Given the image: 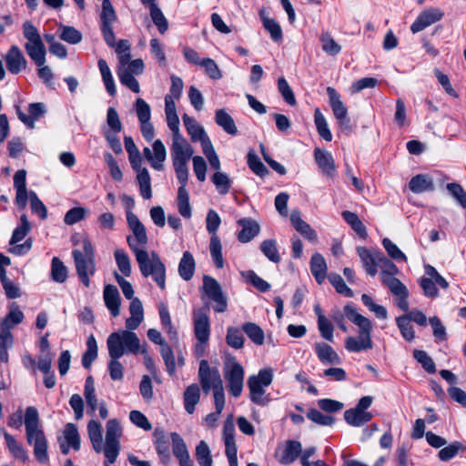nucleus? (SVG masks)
I'll return each instance as SVG.
<instances>
[{
	"instance_id": "4d7b16f0",
	"label": "nucleus",
	"mask_w": 466,
	"mask_h": 466,
	"mask_svg": "<svg viewBox=\"0 0 466 466\" xmlns=\"http://www.w3.org/2000/svg\"><path fill=\"white\" fill-rule=\"evenodd\" d=\"M114 256L120 272L124 276L128 277L131 274V263L127 252L123 249H116L115 250Z\"/></svg>"
},
{
	"instance_id": "a878e982",
	"label": "nucleus",
	"mask_w": 466,
	"mask_h": 466,
	"mask_svg": "<svg viewBox=\"0 0 466 466\" xmlns=\"http://www.w3.org/2000/svg\"><path fill=\"white\" fill-rule=\"evenodd\" d=\"M238 224L242 228L238 234V239L241 243L249 242L258 236L260 231L258 223L249 218L238 219Z\"/></svg>"
},
{
	"instance_id": "f257e3e1",
	"label": "nucleus",
	"mask_w": 466,
	"mask_h": 466,
	"mask_svg": "<svg viewBox=\"0 0 466 466\" xmlns=\"http://www.w3.org/2000/svg\"><path fill=\"white\" fill-rule=\"evenodd\" d=\"M345 316L358 327V336L347 337L345 339V348L350 352H360L363 350H371L373 342L371 339L372 323L371 321L358 313L352 304H347L344 307L343 312L339 309H335L330 313V319L337 326L344 332L348 331L345 325Z\"/></svg>"
},
{
	"instance_id": "69168bd1",
	"label": "nucleus",
	"mask_w": 466,
	"mask_h": 466,
	"mask_svg": "<svg viewBox=\"0 0 466 466\" xmlns=\"http://www.w3.org/2000/svg\"><path fill=\"white\" fill-rule=\"evenodd\" d=\"M361 301L371 312L376 315L377 318L381 319H387L388 312L385 307L376 304L370 296L363 294L361 296Z\"/></svg>"
},
{
	"instance_id": "864d4df0",
	"label": "nucleus",
	"mask_w": 466,
	"mask_h": 466,
	"mask_svg": "<svg viewBox=\"0 0 466 466\" xmlns=\"http://www.w3.org/2000/svg\"><path fill=\"white\" fill-rule=\"evenodd\" d=\"M213 184L216 186L219 194L226 195L231 187V180L229 177L223 172L217 171L211 177Z\"/></svg>"
},
{
	"instance_id": "58836bf2",
	"label": "nucleus",
	"mask_w": 466,
	"mask_h": 466,
	"mask_svg": "<svg viewBox=\"0 0 466 466\" xmlns=\"http://www.w3.org/2000/svg\"><path fill=\"white\" fill-rule=\"evenodd\" d=\"M200 399V389L196 383L189 385L184 392V406L187 413L192 414Z\"/></svg>"
},
{
	"instance_id": "0e129e2a",
	"label": "nucleus",
	"mask_w": 466,
	"mask_h": 466,
	"mask_svg": "<svg viewBox=\"0 0 466 466\" xmlns=\"http://www.w3.org/2000/svg\"><path fill=\"white\" fill-rule=\"evenodd\" d=\"M328 279L331 285L335 288L336 291L345 297H352V290L346 285L343 279L337 273H330Z\"/></svg>"
},
{
	"instance_id": "2eb2a0df",
	"label": "nucleus",
	"mask_w": 466,
	"mask_h": 466,
	"mask_svg": "<svg viewBox=\"0 0 466 466\" xmlns=\"http://www.w3.org/2000/svg\"><path fill=\"white\" fill-rule=\"evenodd\" d=\"M224 377L228 383V388L230 394L235 398L239 397L243 390V367L238 362L231 363L225 369Z\"/></svg>"
},
{
	"instance_id": "aec40b11",
	"label": "nucleus",
	"mask_w": 466,
	"mask_h": 466,
	"mask_svg": "<svg viewBox=\"0 0 466 466\" xmlns=\"http://www.w3.org/2000/svg\"><path fill=\"white\" fill-rule=\"evenodd\" d=\"M58 442L63 454H67L71 448L75 451L79 450L80 436L75 424L67 423L66 425L63 435L58 437Z\"/></svg>"
},
{
	"instance_id": "7c9ffc66",
	"label": "nucleus",
	"mask_w": 466,
	"mask_h": 466,
	"mask_svg": "<svg viewBox=\"0 0 466 466\" xmlns=\"http://www.w3.org/2000/svg\"><path fill=\"white\" fill-rule=\"evenodd\" d=\"M198 376L200 381H202V379H205L208 384H211L213 390H216L217 385L218 387L223 386L219 372L218 370H212L206 360H202L199 363Z\"/></svg>"
},
{
	"instance_id": "393cba45",
	"label": "nucleus",
	"mask_w": 466,
	"mask_h": 466,
	"mask_svg": "<svg viewBox=\"0 0 466 466\" xmlns=\"http://www.w3.org/2000/svg\"><path fill=\"white\" fill-rule=\"evenodd\" d=\"M314 158L321 171L329 177L336 175V166L332 155L327 150L316 148Z\"/></svg>"
},
{
	"instance_id": "f8f14e48",
	"label": "nucleus",
	"mask_w": 466,
	"mask_h": 466,
	"mask_svg": "<svg viewBox=\"0 0 466 466\" xmlns=\"http://www.w3.org/2000/svg\"><path fill=\"white\" fill-rule=\"evenodd\" d=\"M127 220L130 230L133 233V237L128 236L127 241L130 249L136 255V250H145L139 248L138 245L146 246L147 244V236L145 226L140 222L138 218L132 212L127 213Z\"/></svg>"
},
{
	"instance_id": "338daca9",
	"label": "nucleus",
	"mask_w": 466,
	"mask_h": 466,
	"mask_svg": "<svg viewBox=\"0 0 466 466\" xmlns=\"http://www.w3.org/2000/svg\"><path fill=\"white\" fill-rule=\"evenodd\" d=\"M446 188L450 195L459 203V205L466 208V191L458 183H449Z\"/></svg>"
},
{
	"instance_id": "4be33fe9",
	"label": "nucleus",
	"mask_w": 466,
	"mask_h": 466,
	"mask_svg": "<svg viewBox=\"0 0 466 466\" xmlns=\"http://www.w3.org/2000/svg\"><path fill=\"white\" fill-rule=\"evenodd\" d=\"M184 126L190 139L193 142H200L202 147H206V142H211L205 132V129L193 117L184 114L182 116Z\"/></svg>"
},
{
	"instance_id": "e433bc0d",
	"label": "nucleus",
	"mask_w": 466,
	"mask_h": 466,
	"mask_svg": "<svg viewBox=\"0 0 466 466\" xmlns=\"http://www.w3.org/2000/svg\"><path fill=\"white\" fill-rule=\"evenodd\" d=\"M409 187L413 193L420 194L426 191H432L434 185L429 175L419 174L410 180Z\"/></svg>"
},
{
	"instance_id": "3c124183",
	"label": "nucleus",
	"mask_w": 466,
	"mask_h": 466,
	"mask_svg": "<svg viewBox=\"0 0 466 466\" xmlns=\"http://www.w3.org/2000/svg\"><path fill=\"white\" fill-rule=\"evenodd\" d=\"M21 224L17 228H15L12 238L10 239V244L15 245L25 238V237L28 234L31 229L30 223L27 219L25 214H23L20 218Z\"/></svg>"
},
{
	"instance_id": "6ab92c4d",
	"label": "nucleus",
	"mask_w": 466,
	"mask_h": 466,
	"mask_svg": "<svg viewBox=\"0 0 466 466\" xmlns=\"http://www.w3.org/2000/svg\"><path fill=\"white\" fill-rule=\"evenodd\" d=\"M4 60L5 62L7 70L13 75H17L20 72L25 70L28 65L23 52L15 45L12 46L8 49V51L4 56Z\"/></svg>"
},
{
	"instance_id": "bf43d9fd",
	"label": "nucleus",
	"mask_w": 466,
	"mask_h": 466,
	"mask_svg": "<svg viewBox=\"0 0 466 466\" xmlns=\"http://www.w3.org/2000/svg\"><path fill=\"white\" fill-rule=\"evenodd\" d=\"M263 26L270 34V37L273 41L280 42L282 40V29L275 19L263 17Z\"/></svg>"
},
{
	"instance_id": "dca6fc26",
	"label": "nucleus",
	"mask_w": 466,
	"mask_h": 466,
	"mask_svg": "<svg viewBox=\"0 0 466 466\" xmlns=\"http://www.w3.org/2000/svg\"><path fill=\"white\" fill-rule=\"evenodd\" d=\"M194 334L200 344H207L210 336V321L206 309H193Z\"/></svg>"
},
{
	"instance_id": "052dcab7",
	"label": "nucleus",
	"mask_w": 466,
	"mask_h": 466,
	"mask_svg": "<svg viewBox=\"0 0 466 466\" xmlns=\"http://www.w3.org/2000/svg\"><path fill=\"white\" fill-rule=\"evenodd\" d=\"M248 167L258 176L264 177L268 171L265 165L261 162L259 157L256 155L254 151H249L248 153Z\"/></svg>"
},
{
	"instance_id": "e2e57ef3",
	"label": "nucleus",
	"mask_w": 466,
	"mask_h": 466,
	"mask_svg": "<svg viewBox=\"0 0 466 466\" xmlns=\"http://www.w3.org/2000/svg\"><path fill=\"white\" fill-rule=\"evenodd\" d=\"M171 440H172V451L174 456L178 459L181 457H186L189 454L187 451V447L184 441V440L181 438V436L177 432H172L170 434Z\"/></svg>"
},
{
	"instance_id": "423d86ee",
	"label": "nucleus",
	"mask_w": 466,
	"mask_h": 466,
	"mask_svg": "<svg viewBox=\"0 0 466 466\" xmlns=\"http://www.w3.org/2000/svg\"><path fill=\"white\" fill-rule=\"evenodd\" d=\"M136 260L141 274L145 278L151 277L157 285L163 290L166 289V266L160 257L155 252L136 250Z\"/></svg>"
},
{
	"instance_id": "680f3d73",
	"label": "nucleus",
	"mask_w": 466,
	"mask_h": 466,
	"mask_svg": "<svg viewBox=\"0 0 466 466\" xmlns=\"http://www.w3.org/2000/svg\"><path fill=\"white\" fill-rule=\"evenodd\" d=\"M134 107L139 123L151 120V107L143 98H137Z\"/></svg>"
},
{
	"instance_id": "5fc2aeb1",
	"label": "nucleus",
	"mask_w": 466,
	"mask_h": 466,
	"mask_svg": "<svg viewBox=\"0 0 466 466\" xmlns=\"http://www.w3.org/2000/svg\"><path fill=\"white\" fill-rule=\"evenodd\" d=\"M396 324L401 333L403 339L411 341L415 338V331L410 323V319L405 316H400L396 319Z\"/></svg>"
},
{
	"instance_id": "603ef678",
	"label": "nucleus",
	"mask_w": 466,
	"mask_h": 466,
	"mask_svg": "<svg viewBox=\"0 0 466 466\" xmlns=\"http://www.w3.org/2000/svg\"><path fill=\"white\" fill-rule=\"evenodd\" d=\"M51 277L56 282L63 283L67 278V269L64 263L56 257L53 258L51 265Z\"/></svg>"
},
{
	"instance_id": "49530a36",
	"label": "nucleus",
	"mask_w": 466,
	"mask_h": 466,
	"mask_svg": "<svg viewBox=\"0 0 466 466\" xmlns=\"http://www.w3.org/2000/svg\"><path fill=\"white\" fill-rule=\"evenodd\" d=\"M177 200L179 214L185 218H190L192 212L189 203V194L187 188H178Z\"/></svg>"
},
{
	"instance_id": "a19ab883",
	"label": "nucleus",
	"mask_w": 466,
	"mask_h": 466,
	"mask_svg": "<svg viewBox=\"0 0 466 466\" xmlns=\"http://www.w3.org/2000/svg\"><path fill=\"white\" fill-rule=\"evenodd\" d=\"M260 251L271 262L279 263L281 261L280 254L277 248V241L275 239H266L260 244Z\"/></svg>"
},
{
	"instance_id": "412c9836",
	"label": "nucleus",
	"mask_w": 466,
	"mask_h": 466,
	"mask_svg": "<svg viewBox=\"0 0 466 466\" xmlns=\"http://www.w3.org/2000/svg\"><path fill=\"white\" fill-rule=\"evenodd\" d=\"M357 252L367 274L375 276L378 272V261H381L384 256L380 252L373 253L365 247H358Z\"/></svg>"
},
{
	"instance_id": "13d9d810",
	"label": "nucleus",
	"mask_w": 466,
	"mask_h": 466,
	"mask_svg": "<svg viewBox=\"0 0 466 466\" xmlns=\"http://www.w3.org/2000/svg\"><path fill=\"white\" fill-rule=\"evenodd\" d=\"M160 354L165 362L167 373L173 376L176 372V360L173 350L168 344H164L160 348Z\"/></svg>"
},
{
	"instance_id": "9d476101",
	"label": "nucleus",
	"mask_w": 466,
	"mask_h": 466,
	"mask_svg": "<svg viewBox=\"0 0 466 466\" xmlns=\"http://www.w3.org/2000/svg\"><path fill=\"white\" fill-rule=\"evenodd\" d=\"M71 241L74 245L72 256L76 269L83 284L87 286V238L75 234L72 236Z\"/></svg>"
},
{
	"instance_id": "c756f323",
	"label": "nucleus",
	"mask_w": 466,
	"mask_h": 466,
	"mask_svg": "<svg viewBox=\"0 0 466 466\" xmlns=\"http://www.w3.org/2000/svg\"><path fill=\"white\" fill-rule=\"evenodd\" d=\"M314 350L321 363L325 365L340 363L338 353L329 344L324 342L315 343Z\"/></svg>"
},
{
	"instance_id": "f3484780",
	"label": "nucleus",
	"mask_w": 466,
	"mask_h": 466,
	"mask_svg": "<svg viewBox=\"0 0 466 466\" xmlns=\"http://www.w3.org/2000/svg\"><path fill=\"white\" fill-rule=\"evenodd\" d=\"M170 152L173 166L187 165L194 154L193 147L184 137L172 138Z\"/></svg>"
},
{
	"instance_id": "37998d69",
	"label": "nucleus",
	"mask_w": 466,
	"mask_h": 466,
	"mask_svg": "<svg viewBox=\"0 0 466 466\" xmlns=\"http://www.w3.org/2000/svg\"><path fill=\"white\" fill-rule=\"evenodd\" d=\"M159 318L163 329L167 333L170 340H177V332L173 327L172 320L167 306L159 305Z\"/></svg>"
},
{
	"instance_id": "6e6552de",
	"label": "nucleus",
	"mask_w": 466,
	"mask_h": 466,
	"mask_svg": "<svg viewBox=\"0 0 466 466\" xmlns=\"http://www.w3.org/2000/svg\"><path fill=\"white\" fill-rule=\"evenodd\" d=\"M272 381L273 370L271 368L261 369L257 375L250 376L248 379L250 400L258 406L268 405L270 398L266 395L265 388L268 387Z\"/></svg>"
},
{
	"instance_id": "0eeeda50",
	"label": "nucleus",
	"mask_w": 466,
	"mask_h": 466,
	"mask_svg": "<svg viewBox=\"0 0 466 466\" xmlns=\"http://www.w3.org/2000/svg\"><path fill=\"white\" fill-rule=\"evenodd\" d=\"M24 319V313L18 305L13 302L9 306L8 314L3 319L0 329V360L3 362L8 361L7 350L13 345V336L10 329L21 323Z\"/></svg>"
},
{
	"instance_id": "7ed1b4c3",
	"label": "nucleus",
	"mask_w": 466,
	"mask_h": 466,
	"mask_svg": "<svg viewBox=\"0 0 466 466\" xmlns=\"http://www.w3.org/2000/svg\"><path fill=\"white\" fill-rule=\"evenodd\" d=\"M122 429L115 419L109 420L106 423V441H103L102 426L95 420H89V439L94 450L97 453H104L106 466L113 464L120 451V437Z\"/></svg>"
},
{
	"instance_id": "ddd939ff",
	"label": "nucleus",
	"mask_w": 466,
	"mask_h": 466,
	"mask_svg": "<svg viewBox=\"0 0 466 466\" xmlns=\"http://www.w3.org/2000/svg\"><path fill=\"white\" fill-rule=\"evenodd\" d=\"M99 18L104 39L109 46H113L115 45V34L112 25L116 20V14L110 0H103Z\"/></svg>"
},
{
	"instance_id": "8fccbe9b",
	"label": "nucleus",
	"mask_w": 466,
	"mask_h": 466,
	"mask_svg": "<svg viewBox=\"0 0 466 466\" xmlns=\"http://www.w3.org/2000/svg\"><path fill=\"white\" fill-rule=\"evenodd\" d=\"M244 336L242 331L235 327H228L227 329L226 342L227 344L235 349L239 350L244 346Z\"/></svg>"
},
{
	"instance_id": "4468645a",
	"label": "nucleus",
	"mask_w": 466,
	"mask_h": 466,
	"mask_svg": "<svg viewBox=\"0 0 466 466\" xmlns=\"http://www.w3.org/2000/svg\"><path fill=\"white\" fill-rule=\"evenodd\" d=\"M329 106L333 115L338 121L339 127L342 130H350V119L348 116V109L340 99L339 94L331 86L327 87Z\"/></svg>"
},
{
	"instance_id": "bb28decb",
	"label": "nucleus",
	"mask_w": 466,
	"mask_h": 466,
	"mask_svg": "<svg viewBox=\"0 0 466 466\" xmlns=\"http://www.w3.org/2000/svg\"><path fill=\"white\" fill-rule=\"evenodd\" d=\"M154 444L161 461L165 464L170 461L168 440L163 429L156 428L154 432Z\"/></svg>"
},
{
	"instance_id": "5701e85b",
	"label": "nucleus",
	"mask_w": 466,
	"mask_h": 466,
	"mask_svg": "<svg viewBox=\"0 0 466 466\" xmlns=\"http://www.w3.org/2000/svg\"><path fill=\"white\" fill-rule=\"evenodd\" d=\"M14 187L16 190L15 204L23 209L26 207L29 196L26 188V171L25 169H20L15 173Z\"/></svg>"
},
{
	"instance_id": "20e7f679",
	"label": "nucleus",
	"mask_w": 466,
	"mask_h": 466,
	"mask_svg": "<svg viewBox=\"0 0 466 466\" xmlns=\"http://www.w3.org/2000/svg\"><path fill=\"white\" fill-rule=\"evenodd\" d=\"M23 35L27 42L25 49L28 56L37 66V76L46 85H51L54 75L50 66H46V46L37 28L31 21L23 24Z\"/></svg>"
},
{
	"instance_id": "6e6d98bb",
	"label": "nucleus",
	"mask_w": 466,
	"mask_h": 466,
	"mask_svg": "<svg viewBox=\"0 0 466 466\" xmlns=\"http://www.w3.org/2000/svg\"><path fill=\"white\" fill-rule=\"evenodd\" d=\"M414 359L421 364L422 368L430 374L436 372V365L433 360L427 354L426 351L420 350H413Z\"/></svg>"
},
{
	"instance_id": "f704fd0d",
	"label": "nucleus",
	"mask_w": 466,
	"mask_h": 466,
	"mask_svg": "<svg viewBox=\"0 0 466 466\" xmlns=\"http://www.w3.org/2000/svg\"><path fill=\"white\" fill-rule=\"evenodd\" d=\"M196 262L189 251H185L178 264V274L186 281H189L195 273Z\"/></svg>"
},
{
	"instance_id": "774afa93",
	"label": "nucleus",
	"mask_w": 466,
	"mask_h": 466,
	"mask_svg": "<svg viewBox=\"0 0 466 466\" xmlns=\"http://www.w3.org/2000/svg\"><path fill=\"white\" fill-rule=\"evenodd\" d=\"M278 88L279 93L281 94L283 99L286 101V103L289 106H295L296 105V98L294 96V93L289 86L287 80L281 76L278 79Z\"/></svg>"
},
{
	"instance_id": "4c0bfd02",
	"label": "nucleus",
	"mask_w": 466,
	"mask_h": 466,
	"mask_svg": "<svg viewBox=\"0 0 466 466\" xmlns=\"http://www.w3.org/2000/svg\"><path fill=\"white\" fill-rule=\"evenodd\" d=\"M301 453V444L297 441H288L283 450L279 462L285 465L294 462Z\"/></svg>"
},
{
	"instance_id": "a18cd8bd",
	"label": "nucleus",
	"mask_w": 466,
	"mask_h": 466,
	"mask_svg": "<svg viewBox=\"0 0 466 466\" xmlns=\"http://www.w3.org/2000/svg\"><path fill=\"white\" fill-rule=\"evenodd\" d=\"M59 37L71 45H76L81 42L83 35L73 26L61 25L58 27Z\"/></svg>"
},
{
	"instance_id": "39448f33",
	"label": "nucleus",
	"mask_w": 466,
	"mask_h": 466,
	"mask_svg": "<svg viewBox=\"0 0 466 466\" xmlns=\"http://www.w3.org/2000/svg\"><path fill=\"white\" fill-rule=\"evenodd\" d=\"M24 422L26 441L33 446L35 459L41 463H46L49 460L47 440L40 425L38 411L35 407L26 408Z\"/></svg>"
},
{
	"instance_id": "a211bd4d",
	"label": "nucleus",
	"mask_w": 466,
	"mask_h": 466,
	"mask_svg": "<svg viewBox=\"0 0 466 466\" xmlns=\"http://www.w3.org/2000/svg\"><path fill=\"white\" fill-rule=\"evenodd\" d=\"M444 16V12L438 7H432L423 10L417 16L416 20L410 25V31L417 34L428 26L441 21Z\"/></svg>"
},
{
	"instance_id": "c85d7f7f",
	"label": "nucleus",
	"mask_w": 466,
	"mask_h": 466,
	"mask_svg": "<svg viewBox=\"0 0 466 466\" xmlns=\"http://www.w3.org/2000/svg\"><path fill=\"white\" fill-rule=\"evenodd\" d=\"M104 300L111 315L113 317H117L120 313V296L116 286L109 284L105 287Z\"/></svg>"
},
{
	"instance_id": "09e8293b",
	"label": "nucleus",
	"mask_w": 466,
	"mask_h": 466,
	"mask_svg": "<svg viewBox=\"0 0 466 466\" xmlns=\"http://www.w3.org/2000/svg\"><path fill=\"white\" fill-rule=\"evenodd\" d=\"M196 459L200 466H212L210 449L205 441H200L196 447Z\"/></svg>"
},
{
	"instance_id": "c03bdc74",
	"label": "nucleus",
	"mask_w": 466,
	"mask_h": 466,
	"mask_svg": "<svg viewBox=\"0 0 466 466\" xmlns=\"http://www.w3.org/2000/svg\"><path fill=\"white\" fill-rule=\"evenodd\" d=\"M314 122L317 127V131L320 137L326 141L332 140V134L329 128V125L323 114L319 108H316L314 112Z\"/></svg>"
},
{
	"instance_id": "473e14b6",
	"label": "nucleus",
	"mask_w": 466,
	"mask_h": 466,
	"mask_svg": "<svg viewBox=\"0 0 466 466\" xmlns=\"http://www.w3.org/2000/svg\"><path fill=\"white\" fill-rule=\"evenodd\" d=\"M372 414L370 411L360 410L355 407L344 412V420L353 427H361L370 421Z\"/></svg>"
},
{
	"instance_id": "f03ea898",
	"label": "nucleus",
	"mask_w": 466,
	"mask_h": 466,
	"mask_svg": "<svg viewBox=\"0 0 466 466\" xmlns=\"http://www.w3.org/2000/svg\"><path fill=\"white\" fill-rule=\"evenodd\" d=\"M106 344L110 378L113 380H121L124 377V367L119 359L125 354H137L140 350V340L135 332L116 331L109 335Z\"/></svg>"
},
{
	"instance_id": "cd10ccee",
	"label": "nucleus",
	"mask_w": 466,
	"mask_h": 466,
	"mask_svg": "<svg viewBox=\"0 0 466 466\" xmlns=\"http://www.w3.org/2000/svg\"><path fill=\"white\" fill-rule=\"evenodd\" d=\"M290 221L294 228L305 238L310 241L317 240L316 231L310 227L309 223L301 218L300 212L299 210H292L290 214Z\"/></svg>"
},
{
	"instance_id": "1a4fd4ad",
	"label": "nucleus",
	"mask_w": 466,
	"mask_h": 466,
	"mask_svg": "<svg viewBox=\"0 0 466 466\" xmlns=\"http://www.w3.org/2000/svg\"><path fill=\"white\" fill-rule=\"evenodd\" d=\"M221 224L219 215L214 209H209L206 218V228L208 232L211 235L210 238V255L215 266L218 268L224 267V259L222 256V245L217 231Z\"/></svg>"
},
{
	"instance_id": "79ce46f5",
	"label": "nucleus",
	"mask_w": 466,
	"mask_h": 466,
	"mask_svg": "<svg viewBox=\"0 0 466 466\" xmlns=\"http://www.w3.org/2000/svg\"><path fill=\"white\" fill-rule=\"evenodd\" d=\"M242 330L256 345H262L265 339L263 329L254 322H246L242 326Z\"/></svg>"
},
{
	"instance_id": "c9c22d12",
	"label": "nucleus",
	"mask_w": 466,
	"mask_h": 466,
	"mask_svg": "<svg viewBox=\"0 0 466 466\" xmlns=\"http://www.w3.org/2000/svg\"><path fill=\"white\" fill-rule=\"evenodd\" d=\"M215 122L228 135L236 136L238 132L234 119L225 109H218L216 111Z\"/></svg>"
},
{
	"instance_id": "2f4dec72",
	"label": "nucleus",
	"mask_w": 466,
	"mask_h": 466,
	"mask_svg": "<svg viewBox=\"0 0 466 466\" xmlns=\"http://www.w3.org/2000/svg\"><path fill=\"white\" fill-rule=\"evenodd\" d=\"M314 312L318 318V329H319V331L321 337L324 339L332 342L333 339H334V336H333L334 329H333V326H332L330 320H329L326 318V316L323 313L322 309L320 308V306L319 304L314 305Z\"/></svg>"
},
{
	"instance_id": "9b49d317",
	"label": "nucleus",
	"mask_w": 466,
	"mask_h": 466,
	"mask_svg": "<svg viewBox=\"0 0 466 466\" xmlns=\"http://www.w3.org/2000/svg\"><path fill=\"white\" fill-rule=\"evenodd\" d=\"M202 290L205 295L215 303L213 309L216 312L222 313L228 309V298L224 294L220 284L212 277H203Z\"/></svg>"
},
{
	"instance_id": "de8ad7c7",
	"label": "nucleus",
	"mask_w": 466,
	"mask_h": 466,
	"mask_svg": "<svg viewBox=\"0 0 466 466\" xmlns=\"http://www.w3.org/2000/svg\"><path fill=\"white\" fill-rule=\"evenodd\" d=\"M98 67H99L103 81L105 83L106 91L108 92V94L110 96H115L116 92V86H115V82H114L110 68L108 67L106 61L104 59H99Z\"/></svg>"
},
{
	"instance_id": "72a5a7b5",
	"label": "nucleus",
	"mask_w": 466,
	"mask_h": 466,
	"mask_svg": "<svg viewBox=\"0 0 466 466\" xmlns=\"http://www.w3.org/2000/svg\"><path fill=\"white\" fill-rule=\"evenodd\" d=\"M310 271L316 281L322 284L327 278V263L324 257L315 253L310 258Z\"/></svg>"
},
{
	"instance_id": "ea45409f",
	"label": "nucleus",
	"mask_w": 466,
	"mask_h": 466,
	"mask_svg": "<svg viewBox=\"0 0 466 466\" xmlns=\"http://www.w3.org/2000/svg\"><path fill=\"white\" fill-rule=\"evenodd\" d=\"M153 159L152 167L156 170H162L164 168L163 162L167 157L166 147L160 139L154 141L152 145Z\"/></svg>"
},
{
	"instance_id": "b1692460",
	"label": "nucleus",
	"mask_w": 466,
	"mask_h": 466,
	"mask_svg": "<svg viewBox=\"0 0 466 466\" xmlns=\"http://www.w3.org/2000/svg\"><path fill=\"white\" fill-rule=\"evenodd\" d=\"M0 433L5 438L6 448L11 456L23 462L26 461L28 454L25 447L13 435L8 433L5 428L0 427Z\"/></svg>"
}]
</instances>
